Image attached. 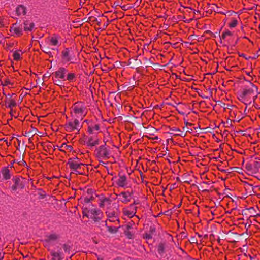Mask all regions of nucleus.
Instances as JSON below:
<instances>
[{"instance_id":"nucleus-32","label":"nucleus","mask_w":260,"mask_h":260,"mask_svg":"<svg viewBox=\"0 0 260 260\" xmlns=\"http://www.w3.org/2000/svg\"><path fill=\"white\" fill-rule=\"evenodd\" d=\"M232 35V32L228 30L222 34V36L221 37V39H225L228 36H231Z\"/></svg>"},{"instance_id":"nucleus-39","label":"nucleus","mask_w":260,"mask_h":260,"mask_svg":"<svg viewBox=\"0 0 260 260\" xmlns=\"http://www.w3.org/2000/svg\"><path fill=\"white\" fill-rule=\"evenodd\" d=\"M14 43H6V49H10L12 48L14 46Z\"/></svg>"},{"instance_id":"nucleus-8","label":"nucleus","mask_w":260,"mask_h":260,"mask_svg":"<svg viewBox=\"0 0 260 260\" xmlns=\"http://www.w3.org/2000/svg\"><path fill=\"white\" fill-rule=\"evenodd\" d=\"M97 151L99 156L104 159H108L110 156V150L107 149L105 145L100 146Z\"/></svg>"},{"instance_id":"nucleus-30","label":"nucleus","mask_w":260,"mask_h":260,"mask_svg":"<svg viewBox=\"0 0 260 260\" xmlns=\"http://www.w3.org/2000/svg\"><path fill=\"white\" fill-rule=\"evenodd\" d=\"M30 90L28 89L25 88V90H23L20 94V96H22V98L24 96H26L27 95H30L29 93Z\"/></svg>"},{"instance_id":"nucleus-41","label":"nucleus","mask_w":260,"mask_h":260,"mask_svg":"<svg viewBox=\"0 0 260 260\" xmlns=\"http://www.w3.org/2000/svg\"><path fill=\"white\" fill-rule=\"evenodd\" d=\"M38 193H39L41 199H43L46 196V194H44V191H43L42 190H40Z\"/></svg>"},{"instance_id":"nucleus-29","label":"nucleus","mask_w":260,"mask_h":260,"mask_svg":"<svg viewBox=\"0 0 260 260\" xmlns=\"http://www.w3.org/2000/svg\"><path fill=\"white\" fill-rule=\"evenodd\" d=\"M94 199V197L93 196H86L84 198V202L85 203H88L90 202L91 201H92Z\"/></svg>"},{"instance_id":"nucleus-21","label":"nucleus","mask_w":260,"mask_h":260,"mask_svg":"<svg viewBox=\"0 0 260 260\" xmlns=\"http://www.w3.org/2000/svg\"><path fill=\"white\" fill-rule=\"evenodd\" d=\"M16 13L18 16L25 15L26 13V9L23 5H20L16 8Z\"/></svg>"},{"instance_id":"nucleus-56","label":"nucleus","mask_w":260,"mask_h":260,"mask_svg":"<svg viewBox=\"0 0 260 260\" xmlns=\"http://www.w3.org/2000/svg\"><path fill=\"white\" fill-rule=\"evenodd\" d=\"M203 183L207 185H210V184L209 182H203Z\"/></svg>"},{"instance_id":"nucleus-59","label":"nucleus","mask_w":260,"mask_h":260,"mask_svg":"<svg viewBox=\"0 0 260 260\" xmlns=\"http://www.w3.org/2000/svg\"><path fill=\"white\" fill-rule=\"evenodd\" d=\"M48 114H47L46 115H43L42 116H40V118H45L46 116L48 115Z\"/></svg>"},{"instance_id":"nucleus-17","label":"nucleus","mask_w":260,"mask_h":260,"mask_svg":"<svg viewBox=\"0 0 260 260\" xmlns=\"http://www.w3.org/2000/svg\"><path fill=\"white\" fill-rule=\"evenodd\" d=\"M60 239V235L57 232H52L50 233V243L51 242L58 243Z\"/></svg>"},{"instance_id":"nucleus-11","label":"nucleus","mask_w":260,"mask_h":260,"mask_svg":"<svg viewBox=\"0 0 260 260\" xmlns=\"http://www.w3.org/2000/svg\"><path fill=\"white\" fill-rule=\"evenodd\" d=\"M13 181L14 182V184L12 186V189L14 191L17 189H22L24 187V185L21 181L20 178L15 177L13 178Z\"/></svg>"},{"instance_id":"nucleus-53","label":"nucleus","mask_w":260,"mask_h":260,"mask_svg":"<svg viewBox=\"0 0 260 260\" xmlns=\"http://www.w3.org/2000/svg\"><path fill=\"white\" fill-rule=\"evenodd\" d=\"M185 123V125H186V126L187 125L191 126L192 125V124L190 123H189L188 122H186Z\"/></svg>"},{"instance_id":"nucleus-46","label":"nucleus","mask_w":260,"mask_h":260,"mask_svg":"<svg viewBox=\"0 0 260 260\" xmlns=\"http://www.w3.org/2000/svg\"><path fill=\"white\" fill-rule=\"evenodd\" d=\"M93 128V129H95V130H99V125L98 124H95L94 125L93 127H92Z\"/></svg>"},{"instance_id":"nucleus-36","label":"nucleus","mask_w":260,"mask_h":260,"mask_svg":"<svg viewBox=\"0 0 260 260\" xmlns=\"http://www.w3.org/2000/svg\"><path fill=\"white\" fill-rule=\"evenodd\" d=\"M104 201L105 202V205H110L111 202H112V201L109 198H106V197H105V198L104 199Z\"/></svg>"},{"instance_id":"nucleus-48","label":"nucleus","mask_w":260,"mask_h":260,"mask_svg":"<svg viewBox=\"0 0 260 260\" xmlns=\"http://www.w3.org/2000/svg\"><path fill=\"white\" fill-rule=\"evenodd\" d=\"M4 253L0 252V260H2L4 258Z\"/></svg>"},{"instance_id":"nucleus-57","label":"nucleus","mask_w":260,"mask_h":260,"mask_svg":"<svg viewBox=\"0 0 260 260\" xmlns=\"http://www.w3.org/2000/svg\"><path fill=\"white\" fill-rule=\"evenodd\" d=\"M202 98L203 99H208V96H206L205 95H200Z\"/></svg>"},{"instance_id":"nucleus-2","label":"nucleus","mask_w":260,"mask_h":260,"mask_svg":"<svg viewBox=\"0 0 260 260\" xmlns=\"http://www.w3.org/2000/svg\"><path fill=\"white\" fill-rule=\"evenodd\" d=\"M17 95L15 93L10 95L8 94L6 96V100L4 101L5 106L6 108H9L11 109L10 114H12L13 112V108L16 107L17 103L16 101Z\"/></svg>"},{"instance_id":"nucleus-51","label":"nucleus","mask_w":260,"mask_h":260,"mask_svg":"<svg viewBox=\"0 0 260 260\" xmlns=\"http://www.w3.org/2000/svg\"><path fill=\"white\" fill-rule=\"evenodd\" d=\"M40 134L42 133V134L41 135H40L41 137H43L44 136V135H45V136H47V133L46 132H45L44 133H41V132H40Z\"/></svg>"},{"instance_id":"nucleus-6","label":"nucleus","mask_w":260,"mask_h":260,"mask_svg":"<svg viewBox=\"0 0 260 260\" xmlns=\"http://www.w3.org/2000/svg\"><path fill=\"white\" fill-rule=\"evenodd\" d=\"M170 246L166 243H160L157 246V252L160 256V258H165L170 250Z\"/></svg>"},{"instance_id":"nucleus-3","label":"nucleus","mask_w":260,"mask_h":260,"mask_svg":"<svg viewBox=\"0 0 260 260\" xmlns=\"http://www.w3.org/2000/svg\"><path fill=\"white\" fill-rule=\"evenodd\" d=\"M66 70L61 68H60L59 70L57 71H56L52 73V79L53 80L54 83L56 85H59L60 83H61V81L59 79H62L65 80V74L66 73Z\"/></svg>"},{"instance_id":"nucleus-5","label":"nucleus","mask_w":260,"mask_h":260,"mask_svg":"<svg viewBox=\"0 0 260 260\" xmlns=\"http://www.w3.org/2000/svg\"><path fill=\"white\" fill-rule=\"evenodd\" d=\"M10 32L11 35L14 37H20L23 35L22 26L17 23L13 24L10 28Z\"/></svg>"},{"instance_id":"nucleus-9","label":"nucleus","mask_w":260,"mask_h":260,"mask_svg":"<svg viewBox=\"0 0 260 260\" xmlns=\"http://www.w3.org/2000/svg\"><path fill=\"white\" fill-rule=\"evenodd\" d=\"M81 126L78 120L75 119L73 121H69L66 125V128L69 131L79 130Z\"/></svg>"},{"instance_id":"nucleus-14","label":"nucleus","mask_w":260,"mask_h":260,"mask_svg":"<svg viewBox=\"0 0 260 260\" xmlns=\"http://www.w3.org/2000/svg\"><path fill=\"white\" fill-rule=\"evenodd\" d=\"M68 165L69 166V167L73 170L79 169H80L81 166L83 165V164H79L76 162L72 158L69 159L68 162Z\"/></svg>"},{"instance_id":"nucleus-34","label":"nucleus","mask_w":260,"mask_h":260,"mask_svg":"<svg viewBox=\"0 0 260 260\" xmlns=\"http://www.w3.org/2000/svg\"><path fill=\"white\" fill-rule=\"evenodd\" d=\"M105 198V197L104 196H102L100 198L99 200H100V203H99V206L101 208L103 207L105 205V202L104 201V199Z\"/></svg>"},{"instance_id":"nucleus-15","label":"nucleus","mask_w":260,"mask_h":260,"mask_svg":"<svg viewBox=\"0 0 260 260\" xmlns=\"http://www.w3.org/2000/svg\"><path fill=\"white\" fill-rule=\"evenodd\" d=\"M133 194V191H132V192H129V191L122 192L120 194V196H122V197L121 201L123 203H128V202L130 201V200H131L130 198Z\"/></svg>"},{"instance_id":"nucleus-54","label":"nucleus","mask_w":260,"mask_h":260,"mask_svg":"<svg viewBox=\"0 0 260 260\" xmlns=\"http://www.w3.org/2000/svg\"><path fill=\"white\" fill-rule=\"evenodd\" d=\"M183 131H186V132H190V131H189V130H188V129H187V128H186V127H183Z\"/></svg>"},{"instance_id":"nucleus-1","label":"nucleus","mask_w":260,"mask_h":260,"mask_svg":"<svg viewBox=\"0 0 260 260\" xmlns=\"http://www.w3.org/2000/svg\"><path fill=\"white\" fill-rule=\"evenodd\" d=\"M61 44V37L59 35L53 34L50 38V49L58 52V48Z\"/></svg>"},{"instance_id":"nucleus-52","label":"nucleus","mask_w":260,"mask_h":260,"mask_svg":"<svg viewBox=\"0 0 260 260\" xmlns=\"http://www.w3.org/2000/svg\"><path fill=\"white\" fill-rule=\"evenodd\" d=\"M151 236L150 234H146V238L147 239H150L151 238Z\"/></svg>"},{"instance_id":"nucleus-20","label":"nucleus","mask_w":260,"mask_h":260,"mask_svg":"<svg viewBox=\"0 0 260 260\" xmlns=\"http://www.w3.org/2000/svg\"><path fill=\"white\" fill-rule=\"evenodd\" d=\"M23 52L21 50H17L13 52V58L15 61H18L22 59Z\"/></svg>"},{"instance_id":"nucleus-19","label":"nucleus","mask_w":260,"mask_h":260,"mask_svg":"<svg viewBox=\"0 0 260 260\" xmlns=\"http://www.w3.org/2000/svg\"><path fill=\"white\" fill-rule=\"evenodd\" d=\"M3 178L5 180H8L11 178L10 171L9 169V166L2 168L1 171Z\"/></svg>"},{"instance_id":"nucleus-23","label":"nucleus","mask_w":260,"mask_h":260,"mask_svg":"<svg viewBox=\"0 0 260 260\" xmlns=\"http://www.w3.org/2000/svg\"><path fill=\"white\" fill-rule=\"evenodd\" d=\"M34 27V23L29 20L24 22V30L25 31H31Z\"/></svg>"},{"instance_id":"nucleus-26","label":"nucleus","mask_w":260,"mask_h":260,"mask_svg":"<svg viewBox=\"0 0 260 260\" xmlns=\"http://www.w3.org/2000/svg\"><path fill=\"white\" fill-rule=\"evenodd\" d=\"M245 169L250 173H254L253 165L250 163H247L245 165Z\"/></svg>"},{"instance_id":"nucleus-45","label":"nucleus","mask_w":260,"mask_h":260,"mask_svg":"<svg viewBox=\"0 0 260 260\" xmlns=\"http://www.w3.org/2000/svg\"><path fill=\"white\" fill-rule=\"evenodd\" d=\"M130 208H131L132 210H134V211H136V209H137V207H136V206H135L134 204H131V205H130Z\"/></svg>"},{"instance_id":"nucleus-55","label":"nucleus","mask_w":260,"mask_h":260,"mask_svg":"<svg viewBox=\"0 0 260 260\" xmlns=\"http://www.w3.org/2000/svg\"><path fill=\"white\" fill-rule=\"evenodd\" d=\"M138 204H139V202L138 201H134V203L132 204H134L135 205H136Z\"/></svg>"},{"instance_id":"nucleus-24","label":"nucleus","mask_w":260,"mask_h":260,"mask_svg":"<svg viewBox=\"0 0 260 260\" xmlns=\"http://www.w3.org/2000/svg\"><path fill=\"white\" fill-rule=\"evenodd\" d=\"M106 214L110 221H114L117 217L115 212H106Z\"/></svg>"},{"instance_id":"nucleus-35","label":"nucleus","mask_w":260,"mask_h":260,"mask_svg":"<svg viewBox=\"0 0 260 260\" xmlns=\"http://www.w3.org/2000/svg\"><path fill=\"white\" fill-rule=\"evenodd\" d=\"M36 129H33L32 131H25V136H30L34 135L36 134Z\"/></svg>"},{"instance_id":"nucleus-43","label":"nucleus","mask_w":260,"mask_h":260,"mask_svg":"<svg viewBox=\"0 0 260 260\" xmlns=\"http://www.w3.org/2000/svg\"><path fill=\"white\" fill-rule=\"evenodd\" d=\"M125 234L127 236L128 238H129V239L132 238V234L129 232L125 231Z\"/></svg>"},{"instance_id":"nucleus-28","label":"nucleus","mask_w":260,"mask_h":260,"mask_svg":"<svg viewBox=\"0 0 260 260\" xmlns=\"http://www.w3.org/2000/svg\"><path fill=\"white\" fill-rule=\"evenodd\" d=\"M108 231L112 234H115L117 232L118 228L112 226H107Z\"/></svg>"},{"instance_id":"nucleus-44","label":"nucleus","mask_w":260,"mask_h":260,"mask_svg":"<svg viewBox=\"0 0 260 260\" xmlns=\"http://www.w3.org/2000/svg\"><path fill=\"white\" fill-rule=\"evenodd\" d=\"M18 164L19 165H23V166L26 165V162L24 160H23V159L21 161H20L19 162H18Z\"/></svg>"},{"instance_id":"nucleus-7","label":"nucleus","mask_w":260,"mask_h":260,"mask_svg":"<svg viewBox=\"0 0 260 260\" xmlns=\"http://www.w3.org/2000/svg\"><path fill=\"white\" fill-rule=\"evenodd\" d=\"M51 256V260H63L64 259V255L62 252L61 248L59 247L52 250Z\"/></svg>"},{"instance_id":"nucleus-31","label":"nucleus","mask_w":260,"mask_h":260,"mask_svg":"<svg viewBox=\"0 0 260 260\" xmlns=\"http://www.w3.org/2000/svg\"><path fill=\"white\" fill-rule=\"evenodd\" d=\"M41 145L43 146L44 151L46 152H48L47 149H49V146L48 145L47 142H42L41 143Z\"/></svg>"},{"instance_id":"nucleus-18","label":"nucleus","mask_w":260,"mask_h":260,"mask_svg":"<svg viewBox=\"0 0 260 260\" xmlns=\"http://www.w3.org/2000/svg\"><path fill=\"white\" fill-rule=\"evenodd\" d=\"M252 86L253 87L252 88H248L245 89L243 90L242 92V97H245L248 95H252L254 93V89H255L256 90H257V87L255 86L253 84H251Z\"/></svg>"},{"instance_id":"nucleus-27","label":"nucleus","mask_w":260,"mask_h":260,"mask_svg":"<svg viewBox=\"0 0 260 260\" xmlns=\"http://www.w3.org/2000/svg\"><path fill=\"white\" fill-rule=\"evenodd\" d=\"M254 173H257L260 168V161H256L254 162L253 165Z\"/></svg>"},{"instance_id":"nucleus-25","label":"nucleus","mask_w":260,"mask_h":260,"mask_svg":"<svg viewBox=\"0 0 260 260\" xmlns=\"http://www.w3.org/2000/svg\"><path fill=\"white\" fill-rule=\"evenodd\" d=\"M1 84L3 86H9V85H10L11 86H12L13 85V83L12 82H11V80L8 78H7L4 79L3 80H1Z\"/></svg>"},{"instance_id":"nucleus-49","label":"nucleus","mask_w":260,"mask_h":260,"mask_svg":"<svg viewBox=\"0 0 260 260\" xmlns=\"http://www.w3.org/2000/svg\"><path fill=\"white\" fill-rule=\"evenodd\" d=\"M93 128L92 127H91V126H89V127H88V132L92 134V133H93Z\"/></svg>"},{"instance_id":"nucleus-10","label":"nucleus","mask_w":260,"mask_h":260,"mask_svg":"<svg viewBox=\"0 0 260 260\" xmlns=\"http://www.w3.org/2000/svg\"><path fill=\"white\" fill-rule=\"evenodd\" d=\"M62 54L63 59L66 61H70L75 57L73 51L68 48L62 51Z\"/></svg>"},{"instance_id":"nucleus-37","label":"nucleus","mask_w":260,"mask_h":260,"mask_svg":"<svg viewBox=\"0 0 260 260\" xmlns=\"http://www.w3.org/2000/svg\"><path fill=\"white\" fill-rule=\"evenodd\" d=\"M237 23H238L237 20L236 19H234L232 21V22L231 23H230L229 26L231 28H234L237 25Z\"/></svg>"},{"instance_id":"nucleus-58","label":"nucleus","mask_w":260,"mask_h":260,"mask_svg":"<svg viewBox=\"0 0 260 260\" xmlns=\"http://www.w3.org/2000/svg\"><path fill=\"white\" fill-rule=\"evenodd\" d=\"M14 162H15V160H14L12 162H11V167H13V164H14Z\"/></svg>"},{"instance_id":"nucleus-62","label":"nucleus","mask_w":260,"mask_h":260,"mask_svg":"<svg viewBox=\"0 0 260 260\" xmlns=\"http://www.w3.org/2000/svg\"><path fill=\"white\" fill-rule=\"evenodd\" d=\"M203 191H204V192H208V190L207 189H204L203 190Z\"/></svg>"},{"instance_id":"nucleus-40","label":"nucleus","mask_w":260,"mask_h":260,"mask_svg":"<svg viewBox=\"0 0 260 260\" xmlns=\"http://www.w3.org/2000/svg\"><path fill=\"white\" fill-rule=\"evenodd\" d=\"M63 249L64 251L66 252H67L69 251V250L70 249V247L69 245H68L64 244L63 245Z\"/></svg>"},{"instance_id":"nucleus-33","label":"nucleus","mask_w":260,"mask_h":260,"mask_svg":"<svg viewBox=\"0 0 260 260\" xmlns=\"http://www.w3.org/2000/svg\"><path fill=\"white\" fill-rule=\"evenodd\" d=\"M82 213H83V215L84 216H85L88 218H90V215H89V212L88 211V209L87 208H85L83 210V212H82Z\"/></svg>"},{"instance_id":"nucleus-47","label":"nucleus","mask_w":260,"mask_h":260,"mask_svg":"<svg viewBox=\"0 0 260 260\" xmlns=\"http://www.w3.org/2000/svg\"><path fill=\"white\" fill-rule=\"evenodd\" d=\"M74 172H73L72 173H75L76 174H82V173L80 172L78 170H74Z\"/></svg>"},{"instance_id":"nucleus-4","label":"nucleus","mask_w":260,"mask_h":260,"mask_svg":"<svg viewBox=\"0 0 260 260\" xmlns=\"http://www.w3.org/2000/svg\"><path fill=\"white\" fill-rule=\"evenodd\" d=\"M90 217L94 222H99L102 218V213L100 210L95 207L88 209Z\"/></svg>"},{"instance_id":"nucleus-61","label":"nucleus","mask_w":260,"mask_h":260,"mask_svg":"<svg viewBox=\"0 0 260 260\" xmlns=\"http://www.w3.org/2000/svg\"><path fill=\"white\" fill-rule=\"evenodd\" d=\"M100 163H101V164H102V165L106 164V163H105V162H103V161H100Z\"/></svg>"},{"instance_id":"nucleus-12","label":"nucleus","mask_w":260,"mask_h":260,"mask_svg":"<svg viewBox=\"0 0 260 260\" xmlns=\"http://www.w3.org/2000/svg\"><path fill=\"white\" fill-rule=\"evenodd\" d=\"M85 107L80 103H76L73 107V110L75 113L82 115L85 111Z\"/></svg>"},{"instance_id":"nucleus-38","label":"nucleus","mask_w":260,"mask_h":260,"mask_svg":"<svg viewBox=\"0 0 260 260\" xmlns=\"http://www.w3.org/2000/svg\"><path fill=\"white\" fill-rule=\"evenodd\" d=\"M75 77V75L73 73H69L68 74L67 80L69 81L72 80Z\"/></svg>"},{"instance_id":"nucleus-22","label":"nucleus","mask_w":260,"mask_h":260,"mask_svg":"<svg viewBox=\"0 0 260 260\" xmlns=\"http://www.w3.org/2000/svg\"><path fill=\"white\" fill-rule=\"evenodd\" d=\"M172 131V134H173L174 136H181V137H185L186 136V133H184L183 131H180L179 128L177 127H172L171 129Z\"/></svg>"},{"instance_id":"nucleus-13","label":"nucleus","mask_w":260,"mask_h":260,"mask_svg":"<svg viewBox=\"0 0 260 260\" xmlns=\"http://www.w3.org/2000/svg\"><path fill=\"white\" fill-rule=\"evenodd\" d=\"M88 146L93 147L99 144V139L95 136L88 137L86 139Z\"/></svg>"},{"instance_id":"nucleus-63","label":"nucleus","mask_w":260,"mask_h":260,"mask_svg":"<svg viewBox=\"0 0 260 260\" xmlns=\"http://www.w3.org/2000/svg\"><path fill=\"white\" fill-rule=\"evenodd\" d=\"M49 56H50V57H52V56H53V55H52V54H51V52H50Z\"/></svg>"},{"instance_id":"nucleus-60","label":"nucleus","mask_w":260,"mask_h":260,"mask_svg":"<svg viewBox=\"0 0 260 260\" xmlns=\"http://www.w3.org/2000/svg\"><path fill=\"white\" fill-rule=\"evenodd\" d=\"M122 7V9H123V10H126V8H125V6H122V7Z\"/></svg>"},{"instance_id":"nucleus-50","label":"nucleus","mask_w":260,"mask_h":260,"mask_svg":"<svg viewBox=\"0 0 260 260\" xmlns=\"http://www.w3.org/2000/svg\"><path fill=\"white\" fill-rule=\"evenodd\" d=\"M135 214V212H134L133 211H132L129 213L128 214V216L130 217H133Z\"/></svg>"},{"instance_id":"nucleus-64","label":"nucleus","mask_w":260,"mask_h":260,"mask_svg":"<svg viewBox=\"0 0 260 260\" xmlns=\"http://www.w3.org/2000/svg\"><path fill=\"white\" fill-rule=\"evenodd\" d=\"M257 98V96H255L254 98H253V100L254 101Z\"/></svg>"},{"instance_id":"nucleus-42","label":"nucleus","mask_w":260,"mask_h":260,"mask_svg":"<svg viewBox=\"0 0 260 260\" xmlns=\"http://www.w3.org/2000/svg\"><path fill=\"white\" fill-rule=\"evenodd\" d=\"M87 193L89 195V196H93V190L91 189H88L87 190Z\"/></svg>"},{"instance_id":"nucleus-16","label":"nucleus","mask_w":260,"mask_h":260,"mask_svg":"<svg viewBox=\"0 0 260 260\" xmlns=\"http://www.w3.org/2000/svg\"><path fill=\"white\" fill-rule=\"evenodd\" d=\"M118 185L121 187H127V179L125 175L120 176L117 181Z\"/></svg>"}]
</instances>
